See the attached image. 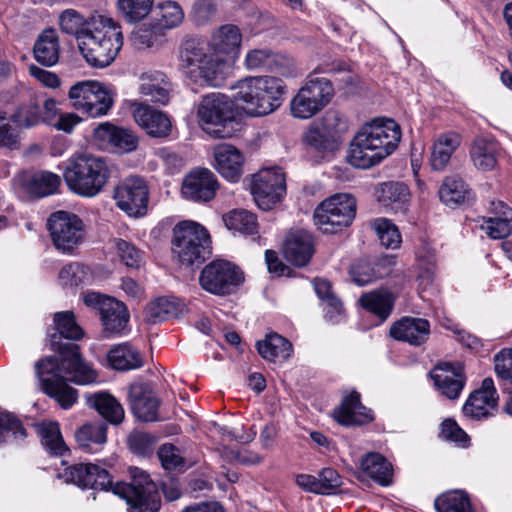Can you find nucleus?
Returning <instances> with one entry per match:
<instances>
[{"label": "nucleus", "instance_id": "bf43d9fd", "mask_svg": "<svg viewBox=\"0 0 512 512\" xmlns=\"http://www.w3.org/2000/svg\"><path fill=\"white\" fill-rule=\"evenodd\" d=\"M277 62V55L269 48H254L247 51L244 66L249 71L271 68Z\"/></svg>", "mask_w": 512, "mask_h": 512}, {"label": "nucleus", "instance_id": "774afa93", "mask_svg": "<svg viewBox=\"0 0 512 512\" xmlns=\"http://www.w3.org/2000/svg\"><path fill=\"white\" fill-rule=\"evenodd\" d=\"M495 372L498 377L512 382V348L503 349L494 357Z\"/></svg>", "mask_w": 512, "mask_h": 512}, {"label": "nucleus", "instance_id": "58836bf2", "mask_svg": "<svg viewBox=\"0 0 512 512\" xmlns=\"http://www.w3.org/2000/svg\"><path fill=\"white\" fill-rule=\"evenodd\" d=\"M439 197L445 205L453 207L469 201L471 191L460 177L449 176L440 186Z\"/></svg>", "mask_w": 512, "mask_h": 512}, {"label": "nucleus", "instance_id": "69168bd1", "mask_svg": "<svg viewBox=\"0 0 512 512\" xmlns=\"http://www.w3.org/2000/svg\"><path fill=\"white\" fill-rule=\"evenodd\" d=\"M350 275L353 282L359 286H365L381 276L368 261H359L353 264Z\"/></svg>", "mask_w": 512, "mask_h": 512}, {"label": "nucleus", "instance_id": "c9c22d12", "mask_svg": "<svg viewBox=\"0 0 512 512\" xmlns=\"http://www.w3.org/2000/svg\"><path fill=\"white\" fill-rule=\"evenodd\" d=\"M107 361L111 368L120 371L137 369L143 365L140 353L127 343L116 345L110 349Z\"/></svg>", "mask_w": 512, "mask_h": 512}, {"label": "nucleus", "instance_id": "f704fd0d", "mask_svg": "<svg viewBox=\"0 0 512 512\" xmlns=\"http://www.w3.org/2000/svg\"><path fill=\"white\" fill-rule=\"evenodd\" d=\"M183 311V305L175 298L159 297L151 301L144 310V320L149 323H159L170 318L178 317Z\"/></svg>", "mask_w": 512, "mask_h": 512}, {"label": "nucleus", "instance_id": "c756f323", "mask_svg": "<svg viewBox=\"0 0 512 512\" xmlns=\"http://www.w3.org/2000/svg\"><path fill=\"white\" fill-rule=\"evenodd\" d=\"M36 61L43 66L51 67L58 63L60 57L59 35L54 28L43 30L33 47Z\"/></svg>", "mask_w": 512, "mask_h": 512}, {"label": "nucleus", "instance_id": "09e8293b", "mask_svg": "<svg viewBox=\"0 0 512 512\" xmlns=\"http://www.w3.org/2000/svg\"><path fill=\"white\" fill-rule=\"evenodd\" d=\"M21 421L7 411H0V444L20 443L26 438Z\"/></svg>", "mask_w": 512, "mask_h": 512}, {"label": "nucleus", "instance_id": "a878e982", "mask_svg": "<svg viewBox=\"0 0 512 512\" xmlns=\"http://www.w3.org/2000/svg\"><path fill=\"white\" fill-rule=\"evenodd\" d=\"M138 91L147 100L166 105L170 100L171 83L163 72L149 69L139 75Z\"/></svg>", "mask_w": 512, "mask_h": 512}, {"label": "nucleus", "instance_id": "49530a36", "mask_svg": "<svg viewBox=\"0 0 512 512\" xmlns=\"http://www.w3.org/2000/svg\"><path fill=\"white\" fill-rule=\"evenodd\" d=\"M184 20L181 6L171 0L161 1L156 6V26L159 29H173Z\"/></svg>", "mask_w": 512, "mask_h": 512}, {"label": "nucleus", "instance_id": "dca6fc26", "mask_svg": "<svg viewBox=\"0 0 512 512\" xmlns=\"http://www.w3.org/2000/svg\"><path fill=\"white\" fill-rule=\"evenodd\" d=\"M83 299L85 305L99 310L107 337L121 335L124 332L130 318L124 303L97 292H87Z\"/></svg>", "mask_w": 512, "mask_h": 512}, {"label": "nucleus", "instance_id": "6ab92c4d", "mask_svg": "<svg viewBox=\"0 0 512 512\" xmlns=\"http://www.w3.org/2000/svg\"><path fill=\"white\" fill-rule=\"evenodd\" d=\"M218 188V181L209 169L197 168L183 179L181 192L184 198L195 202L212 200Z\"/></svg>", "mask_w": 512, "mask_h": 512}, {"label": "nucleus", "instance_id": "bb28decb", "mask_svg": "<svg viewBox=\"0 0 512 512\" xmlns=\"http://www.w3.org/2000/svg\"><path fill=\"white\" fill-rule=\"evenodd\" d=\"M390 335L398 341L420 346L429 338L430 323L423 318L403 317L392 325Z\"/></svg>", "mask_w": 512, "mask_h": 512}, {"label": "nucleus", "instance_id": "13d9d810", "mask_svg": "<svg viewBox=\"0 0 512 512\" xmlns=\"http://www.w3.org/2000/svg\"><path fill=\"white\" fill-rule=\"evenodd\" d=\"M418 281L422 292L432 286L435 278V255L427 250L417 254Z\"/></svg>", "mask_w": 512, "mask_h": 512}, {"label": "nucleus", "instance_id": "393cba45", "mask_svg": "<svg viewBox=\"0 0 512 512\" xmlns=\"http://www.w3.org/2000/svg\"><path fill=\"white\" fill-rule=\"evenodd\" d=\"M214 167L228 181L236 183L242 176L244 156L230 144H219L213 150Z\"/></svg>", "mask_w": 512, "mask_h": 512}, {"label": "nucleus", "instance_id": "052dcab7", "mask_svg": "<svg viewBox=\"0 0 512 512\" xmlns=\"http://www.w3.org/2000/svg\"><path fill=\"white\" fill-rule=\"evenodd\" d=\"M11 120L18 129L32 128L41 122V108L36 104L23 105L11 115Z\"/></svg>", "mask_w": 512, "mask_h": 512}, {"label": "nucleus", "instance_id": "603ef678", "mask_svg": "<svg viewBox=\"0 0 512 512\" xmlns=\"http://www.w3.org/2000/svg\"><path fill=\"white\" fill-rule=\"evenodd\" d=\"M225 226L242 234L253 235L257 233L258 223L256 216L247 210H233L223 216Z\"/></svg>", "mask_w": 512, "mask_h": 512}, {"label": "nucleus", "instance_id": "338daca9", "mask_svg": "<svg viewBox=\"0 0 512 512\" xmlns=\"http://www.w3.org/2000/svg\"><path fill=\"white\" fill-rule=\"evenodd\" d=\"M440 435L442 438L462 447L468 446L470 440L465 431L452 419H446L442 422Z\"/></svg>", "mask_w": 512, "mask_h": 512}, {"label": "nucleus", "instance_id": "6e6552de", "mask_svg": "<svg viewBox=\"0 0 512 512\" xmlns=\"http://www.w3.org/2000/svg\"><path fill=\"white\" fill-rule=\"evenodd\" d=\"M197 118L201 129L211 137L229 138L234 133V110L224 94L205 95L198 104Z\"/></svg>", "mask_w": 512, "mask_h": 512}, {"label": "nucleus", "instance_id": "39448f33", "mask_svg": "<svg viewBox=\"0 0 512 512\" xmlns=\"http://www.w3.org/2000/svg\"><path fill=\"white\" fill-rule=\"evenodd\" d=\"M234 99L250 116L261 117L276 111L286 92L284 81L278 77L246 76L233 86Z\"/></svg>", "mask_w": 512, "mask_h": 512}, {"label": "nucleus", "instance_id": "6e6d98bb", "mask_svg": "<svg viewBox=\"0 0 512 512\" xmlns=\"http://www.w3.org/2000/svg\"><path fill=\"white\" fill-rule=\"evenodd\" d=\"M377 197L385 206L404 204L408 201L409 190L404 183L386 182L380 186Z\"/></svg>", "mask_w": 512, "mask_h": 512}, {"label": "nucleus", "instance_id": "79ce46f5", "mask_svg": "<svg viewBox=\"0 0 512 512\" xmlns=\"http://www.w3.org/2000/svg\"><path fill=\"white\" fill-rule=\"evenodd\" d=\"M316 121L329 138L334 139L340 146L349 130V120L346 115L339 110L329 109Z\"/></svg>", "mask_w": 512, "mask_h": 512}, {"label": "nucleus", "instance_id": "f8f14e48", "mask_svg": "<svg viewBox=\"0 0 512 512\" xmlns=\"http://www.w3.org/2000/svg\"><path fill=\"white\" fill-rule=\"evenodd\" d=\"M73 107L89 117L106 115L114 103V93L98 81H82L69 90Z\"/></svg>", "mask_w": 512, "mask_h": 512}, {"label": "nucleus", "instance_id": "a19ab883", "mask_svg": "<svg viewBox=\"0 0 512 512\" xmlns=\"http://www.w3.org/2000/svg\"><path fill=\"white\" fill-rule=\"evenodd\" d=\"M54 323L57 331L59 332V336L53 334L51 336V346L55 351L59 346L64 347L69 343L61 344L57 341L58 338L64 337L66 339H74L78 340L82 337L83 332L82 329L77 325L75 321L74 314L69 311L58 312L54 315Z\"/></svg>", "mask_w": 512, "mask_h": 512}, {"label": "nucleus", "instance_id": "ddd939ff", "mask_svg": "<svg viewBox=\"0 0 512 512\" xmlns=\"http://www.w3.org/2000/svg\"><path fill=\"white\" fill-rule=\"evenodd\" d=\"M47 228L53 245L63 254H73L85 240V224L78 215L71 212L52 213Z\"/></svg>", "mask_w": 512, "mask_h": 512}, {"label": "nucleus", "instance_id": "de8ad7c7", "mask_svg": "<svg viewBox=\"0 0 512 512\" xmlns=\"http://www.w3.org/2000/svg\"><path fill=\"white\" fill-rule=\"evenodd\" d=\"M59 281L64 287H76L90 284L93 274L88 266L79 262H71L63 266L59 272Z\"/></svg>", "mask_w": 512, "mask_h": 512}, {"label": "nucleus", "instance_id": "864d4df0", "mask_svg": "<svg viewBox=\"0 0 512 512\" xmlns=\"http://www.w3.org/2000/svg\"><path fill=\"white\" fill-rule=\"evenodd\" d=\"M158 399L151 393H142L135 396L132 394L131 408L136 418L145 422L158 419Z\"/></svg>", "mask_w": 512, "mask_h": 512}, {"label": "nucleus", "instance_id": "0eeeda50", "mask_svg": "<svg viewBox=\"0 0 512 512\" xmlns=\"http://www.w3.org/2000/svg\"><path fill=\"white\" fill-rule=\"evenodd\" d=\"M110 170L104 158L89 152L72 155L66 162L63 178L77 195L94 197L106 186Z\"/></svg>", "mask_w": 512, "mask_h": 512}, {"label": "nucleus", "instance_id": "423d86ee", "mask_svg": "<svg viewBox=\"0 0 512 512\" xmlns=\"http://www.w3.org/2000/svg\"><path fill=\"white\" fill-rule=\"evenodd\" d=\"M124 43L121 25L114 19L94 16V24L79 39L78 48L86 62L97 68L109 66Z\"/></svg>", "mask_w": 512, "mask_h": 512}, {"label": "nucleus", "instance_id": "4468645a", "mask_svg": "<svg viewBox=\"0 0 512 512\" xmlns=\"http://www.w3.org/2000/svg\"><path fill=\"white\" fill-rule=\"evenodd\" d=\"M250 190L257 206L268 211L286 194L285 173L279 167L261 169L252 175Z\"/></svg>", "mask_w": 512, "mask_h": 512}, {"label": "nucleus", "instance_id": "c85d7f7f", "mask_svg": "<svg viewBox=\"0 0 512 512\" xmlns=\"http://www.w3.org/2000/svg\"><path fill=\"white\" fill-rule=\"evenodd\" d=\"M85 398L88 406L94 408L109 423L118 425L123 421L124 408L109 392L100 391L86 394Z\"/></svg>", "mask_w": 512, "mask_h": 512}, {"label": "nucleus", "instance_id": "c03bdc74", "mask_svg": "<svg viewBox=\"0 0 512 512\" xmlns=\"http://www.w3.org/2000/svg\"><path fill=\"white\" fill-rule=\"evenodd\" d=\"M60 183L61 179L58 175L42 171L31 175L25 186L28 193L40 198L54 194Z\"/></svg>", "mask_w": 512, "mask_h": 512}, {"label": "nucleus", "instance_id": "e2e57ef3", "mask_svg": "<svg viewBox=\"0 0 512 512\" xmlns=\"http://www.w3.org/2000/svg\"><path fill=\"white\" fill-rule=\"evenodd\" d=\"M113 247L121 259L128 267L137 268L142 262V252L132 243L123 239H114Z\"/></svg>", "mask_w": 512, "mask_h": 512}, {"label": "nucleus", "instance_id": "412c9836", "mask_svg": "<svg viewBox=\"0 0 512 512\" xmlns=\"http://www.w3.org/2000/svg\"><path fill=\"white\" fill-rule=\"evenodd\" d=\"M497 392L491 378H485L481 387L475 390L463 406L466 417L480 420L491 415L497 406Z\"/></svg>", "mask_w": 512, "mask_h": 512}, {"label": "nucleus", "instance_id": "2f4dec72", "mask_svg": "<svg viewBox=\"0 0 512 512\" xmlns=\"http://www.w3.org/2000/svg\"><path fill=\"white\" fill-rule=\"evenodd\" d=\"M498 153V143L486 138H476L470 149L472 163L481 171H491L496 167Z\"/></svg>", "mask_w": 512, "mask_h": 512}, {"label": "nucleus", "instance_id": "3c124183", "mask_svg": "<svg viewBox=\"0 0 512 512\" xmlns=\"http://www.w3.org/2000/svg\"><path fill=\"white\" fill-rule=\"evenodd\" d=\"M154 0H117L116 7L128 23H137L146 18L152 10Z\"/></svg>", "mask_w": 512, "mask_h": 512}, {"label": "nucleus", "instance_id": "b1692460", "mask_svg": "<svg viewBox=\"0 0 512 512\" xmlns=\"http://www.w3.org/2000/svg\"><path fill=\"white\" fill-rule=\"evenodd\" d=\"M133 117L135 122L151 137L166 138L171 133L170 118L165 113L146 104L136 103Z\"/></svg>", "mask_w": 512, "mask_h": 512}, {"label": "nucleus", "instance_id": "1a4fd4ad", "mask_svg": "<svg viewBox=\"0 0 512 512\" xmlns=\"http://www.w3.org/2000/svg\"><path fill=\"white\" fill-rule=\"evenodd\" d=\"M173 252L183 265L202 263L211 254L208 231L194 221L178 223L173 229Z\"/></svg>", "mask_w": 512, "mask_h": 512}, {"label": "nucleus", "instance_id": "ea45409f", "mask_svg": "<svg viewBox=\"0 0 512 512\" xmlns=\"http://www.w3.org/2000/svg\"><path fill=\"white\" fill-rule=\"evenodd\" d=\"M360 303L364 309L378 316L380 321L383 322L392 311L394 297L387 290H376L364 294L360 298Z\"/></svg>", "mask_w": 512, "mask_h": 512}, {"label": "nucleus", "instance_id": "9b49d317", "mask_svg": "<svg viewBox=\"0 0 512 512\" xmlns=\"http://www.w3.org/2000/svg\"><path fill=\"white\" fill-rule=\"evenodd\" d=\"M356 214V200L347 193H338L322 201L314 211L316 227L323 233L334 234L348 227Z\"/></svg>", "mask_w": 512, "mask_h": 512}, {"label": "nucleus", "instance_id": "f3484780", "mask_svg": "<svg viewBox=\"0 0 512 512\" xmlns=\"http://www.w3.org/2000/svg\"><path fill=\"white\" fill-rule=\"evenodd\" d=\"M199 281L204 290L216 295H225L243 281V275L232 263L215 260L204 267Z\"/></svg>", "mask_w": 512, "mask_h": 512}, {"label": "nucleus", "instance_id": "aec40b11", "mask_svg": "<svg viewBox=\"0 0 512 512\" xmlns=\"http://www.w3.org/2000/svg\"><path fill=\"white\" fill-rule=\"evenodd\" d=\"M436 389L449 399H457L465 385L460 363H440L430 372Z\"/></svg>", "mask_w": 512, "mask_h": 512}, {"label": "nucleus", "instance_id": "2eb2a0df", "mask_svg": "<svg viewBox=\"0 0 512 512\" xmlns=\"http://www.w3.org/2000/svg\"><path fill=\"white\" fill-rule=\"evenodd\" d=\"M116 206L130 217H142L147 213L149 189L139 176H129L119 182L113 192Z\"/></svg>", "mask_w": 512, "mask_h": 512}, {"label": "nucleus", "instance_id": "a18cd8bd", "mask_svg": "<svg viewBox=\"0 0 512 512\" xmlns=\"http://www.w3.org/2000/svg\"><path fill=\"white\" fill-rule=\"evenodd\" d=\"M314 289L323 303H327L329 308L336 309V315L327 309L326 319L333 324L341 322L345 318V311L341 301L332 293L330 283L325 279H316Z\"/></svg>", "mask_w": 512, "mask_h": 512}, {"label": "nucleus", "instance_id": "e433bc0d", "mask_svg": "<svg viewBox=\"0 0 512 512\" xmlns=\"http://www.w3.org/2000/svg\"><path fill=\"white\" fill-rule=\"evenodd\" d=\"M491 205L499 216L485 219L482 228L485 229L489 237L493 239L505 238L511 233L509 221L512 219V210L501 201L492 202Z\"/></svg>", "mask_w": 512, "mask_h": 512}, {"label": "nucleus", "instance_id": "5701e85b", "mask_svg": "<svg viewBox=\"0 0 512 512\" xmlns=\"http://www.w3.org/2000/svg\"><path fill=\"white\" fill-rule=\"evenodd\" d=\"M462 143V136L456 131L437 134L430 147L429 164L433 171H443L449 165L452 156Z\"/></svg>", "mask_w": 512, "mask_h": 512}, {"label": "nucleus", "instance_id": "7ed1b4c3", "mask_svg": "<svg viewBox=\"0 0 512 512\" xmlns=\"http://www.w3.org/2000/svg\"><path fill=\"white\" fill-rule=\"evenodd\" d=\"M89 468L88 488L103 491L111 490L113 494L124 499L130 512H158L161 506L157 485L150 476L138 467H130L132 482L113 483L109 472L97 464L87 463Z\"/></svg>", "mask_w": 512, "mask_h": 512}, {"label": "nucleus", "instance_id": "9d476101", "mask_svg": "<svg viewBox=\"0 0 512 512\" xmlns=\"http://www.w3.org/2000/svg\"><path fill=\"white\" fill-rule=\"evenodd\" d=\"M334 96L332 82L325 77L310 76L290 101L291 115L307 120L323 110Z\"/></svg>", "mask_w": 512, "mask_h": 512}, {"label": "nucleus", "instance_id": "f257e3e1", "mask_svg": "<svg viewBox=\"0 0 512 512\" xmlns=\"http://www.w3.org/2000/svg\"><path fill=\"white\" fill-rule=\"evenodd\" d=\"M241 43L237 26L222 25L213 31L206 46L186 41L180 50V65L193 82L220 87L234 73Z\"/></svg>", "mask_w": 512, "mask_h": 512}, {"label": "nucleus", "instance_id": "680f3d73", "mask_svg": "<svg viewBox=\"0 0 512 512\" xmlns=\"http://www.w3.org/2000/svg\"><path fill=\"white\" fill-rule=\"evenodd\" d=\"M11 117L0 112V147L15 150L20 147V133L18 128L11 125Z\"/></svg>", "mask_w": 512, "mask_h": 512}, {"label": "nucleus", "instance_id": "7c9ffc66", "mask_svg": "<svg viewBox=\"0 0 512 512\" xmlns=\"http://www.w3.org/2000/svg\"><path fill=\"white\" fill-rule=\"evenodd\" d=\"M75 439L82 451L97 453L107 441V425L103 422L84 424L76 431Z\"/></svg>", "mask_w": 512, "mask_h": 512}, {"label": "nucleus", "instance_id": "20e7f679", "mask_svg": "<svg viewBox=\"0 0 512 512\" xmlns=\"http://www.w3.org/2000/svg\"><path fill=\"white\" fill-rule=\"evenodd\" d=\"M401 139L400 126L392 119L376 118L365 123L354 135L348 152L349 163L367 169L393 153Z\"/></svg>", "mask_w": 512, "mask_h": 512}, {"label": "nucleus", "instance_id": "a211bd4d", "mask_svg": "<svg viewBox=\"0 0 512 512\" xmlns=\"http://www.w3.org/2000/svg\"><path fill=\"white\" fill-rule=\"evenodd\" d=\"M95 144L102 150L130 153L138 147L137 135L128 128L109 122L99 124L93 132Z\"/></svg>", "mask_w": 512, "mask_h": 512}, {"label": "nucleus", "instance_id": "5fc2aeb1", "mask_svg": "<svg viewBox=\"0 0 512 512\" xmlns=\"http://www.w3.org/2000/svg\"><path fill=\"white\" fill-rule=\"evenodd\" d=\"M303 141L313 149L321 152H332L339 147L334 139L329 138L316 120L311 122L303 133Z\"/></svg>", "mask_w": 512, "mask_h": 512}, {"label": "nucleus", "instance_id": "4c0bfd02", "mask_svg": "<svg viewBox=\"0 0 512 512\" xmlns=\"http://www.w3.org/2000/svg\"><path fill=\"white\" fill-rule=\"evenodd\" d=\"M57 22L61 32L74 36L78 45L80 37L94 24V17L86 19L79 11L68 8L59 14Z\"/></svg>", "mask_w": 512, "mask_h": 512}, {"label": "nucleus", "instance_id": "0e129e2a", "mask_svg": "<svg viewBox=\"0 0 512 512\" xmlns=\"http://www.w3.org/2000/svg\"><path fill=\"white\" fill-rule=\"evenodd\" d=\"M156 438L147 432L134 431L128 437L130 449L138 455H147L154 449Z\"/></svg>", "mask_w": 512, "mask_h": 512}, {"label": "nucleus", "instance_id": "f03ea898", "mask_svg": "<svg viewBox=\"0 0 512 512\" xmlns=\"http://www.w3.org/2000/svg\"><path fill=\"white\" fill-rule=\"evenodd\" d=\"M60 361L54 357H46L35 365L36 375L46 394L53 397L62 408L69 409L77 401V390L64 381L78 385L96 382V371L83 360L77 344L58 347Z\"/></svg>", "mask_w": 512, "mask_h": 512}, {"label": "nucleus", "instance_id": "4be33fe9", "mask_svg": "<svg viewBox=\"0 0 512 512\" xmlns=\"http://www.w3.org/2000/svg\"><path fill=\"white\" fill-rule=\"evenodd\" d=\"M333 417L343 426H361L372 422L374 413L362 405L360 394L353 391L343 397L339 406L334 409Z\"/></svg>", "mask_w": 512, "mask_h": 512}, {"label": "nucleus", "instance_id": "37998d69", "mask_svg": "<svg viewBox=\"0 0 512 512\" xmlns=\"http://www.w3.org/2000/svg\"><path fill=\"white\" fill-rule=\"evenodd\" d=\"M38 433L42 445L52 455L63 456L68 451L57 422H43L38 426Z\"/></svg>", "mask_w": 512, "mask_h": 512}, {"label": "nucleus", "instance_id": "4d7b16f0", "mask_svg": "<svg viewBox=\"0 0 512 512\" xmlns=\"http://www.w3.org/2000/svg\"><path fill=\"white\" fill-rule=\"evenodd\" d=\"M381 244L386 248L396 249L400 246L402 238L395 224L386 218L374 220L372 224Z\"/></svg>", "mask_w": 512, "mask_h": 512}, {"label": "nucleus", "instance_id": "cd10ccee", "mask_svg": "<svg viewBox=\"0 0 512 512\" xmlns=\"http://www.w3.org/2000/svg\"><path fill=\"white\" fill-rule=\"evenodd\" d=\"M285 258L295 266H305L314 253L312 235L304 230L290 233L283 249Z\"/></svg>", "mask_w": 512, "mask_h": 512}, {"label": "nucleus", "instance_id": "8fccbe9b", "mask_svg": "<svg viewBox=\"0 0 512 512\" xmlns=\"http://www.w3.org/2000/svg\"><path fill=\"white\" fill-rule=\"evenodd\" d=\"M434 505L438 512H473L468 495L460 490L441 494Z\"/></svg>", "mask_w": 512, "mask_h": 512}, {"label": "nucleus", "instance_id": "72a5a7b5", "mask_svg": "<svg viewBox=\"0 0 512 512\" xmlns=\"http://www.w3.org/2000/svg\"><path fill=\"white\" fill-rule=\"evenodd\" d=\"M257 350L264 359L272 362L285 361L293 353L292 344L277 333L269 334L264 340L258 341Z\"/></svg>", "mask_w": 512, "mask_h": 512}, {"label": "nucleus", "instance_id": "473e14b6", "mask_svg": "<svg viewBox=\"0 0 512 512\" xmlns=\"http://www.w3.org/2000/svg\"><path fill=\"white\" fill-rule=\"evenodd\" d=\"M361 470L381 486L392 482L393 469L390 462L379 453H368L360 461Z\"/></svg>", "mask_w": 512, "mask_h": 512}]
</instances>
